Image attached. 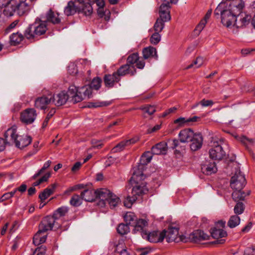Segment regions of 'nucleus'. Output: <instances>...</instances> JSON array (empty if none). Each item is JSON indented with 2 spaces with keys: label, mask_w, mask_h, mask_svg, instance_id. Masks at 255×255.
<instances>
[{
  "label": "nucleus",
  "mask_w": 255,
  "mask_h": 255,
  "mask_svg": "<svg viewBox=\"0 0 255 255\" xmlns=\"http://www.w3.org/2000/svg\"><path fill=\"white\" fill-rule=\"evenodd\" d=\"M56 220L53 216H47L42 220L39 225V230L33 238V243L35 246H38L46 241V232L52 230L54 226L57 228L59 227Z\"/></svg>",
  "instance_id": "f257e3e1"
},
{
  "label": "nucleus",
  "mask_w": 255,
  "mask_h": 255,
  "mask_svg": "<svg viewBox=\"0 0 255 255\" xmlns=\"http://www.w3.org/2000/svg\"><path fill=\"white\" fill-rule=\"evenodd\" d=\"M148 223L146 220H140L138 222L135 229L132 230L133 234H138L142 238L151 243L162 242L165 238L164 232H159L154 231L149 232L147 230Z\"/></svg>",
  "instance_id": "f03ea898"
},
{
  "label": "nucleus",
  "mask_w": 255,
  "mask_h": 255,
  "mask_svg": "<svg viewBox=\"0 0 255 255\" xmlns=\"http://www.w3.org/2000/svg\"><path fill=\"white\" fill-rule=\"evenodd\" d=\"M40 17H37L35 21L28 25L24 31L26 38L30 40L44 35L47 30V24Z\"/></svg>",
  "instance_id": "7ed1b4c3"
},
{
  "label": "nucleus",
  "mask_w": 255,
  "mask_h": 255,
  "mask_svg": "<svg viewBox=\"0 0 255 255\" xmlns=\"http://www.w3.org/2000/svg\"><path fill=\"white\" fill-rule=\"evenodd\" d=\"M78 5H76L72 1L68 2L67 5L64 9V13L67 16L74 14L76 12L83 13L86 16L90 15L93 11L92 5L90 3H84L83 0H75Z\"/></svg>",
  "instance_id": "20e7f679"
},
{
  "label": "nucleus",
  "mask_w": 255,
  "mask_h": 255,
  "mask_svg": "<svg viewBox=\"0 0 255 255\" xmlns=\"http://www.w3.org/2000/svg\"><path fill=\"white\" fill-rule=\"evenodd\" d=\"M152 154L150 151H146L141 155L140 163L137 166L133 168L132 180L137 182L138 178L140 179L143 178V171L145 166L150 162L152 157Z\"/></svg>",
  "instance_id": "39448f33"
},
{
  "label": "nucleus",
  "mask_w": 255,
  "mask_h": 255,
  "mask_svg": "<svg viewBox=\"0 0 255 255\" xmlns=\"http://www.w3.org/2000/svg\"><path fill=\"white\" fill-rule=\"evenodd\" d=\"M196 134L194 133V131L190 128H185L181 130L178 134L179 139H174L171 141V147L172 149H175L179 146L180 142L186 143L190 141ZM169 142H170V141Z\"/></svg>",
  "instance_id": "423d86ee"
},
{
  "label": "nucleus",
  "mask_w": 255,
  "mask_h": 255,
  "mask_svg": "<svg viewBox=\"0 0 255 255\" xmlns=\"http://www.w3.org/2000/svg\"><path fill=\"white\" fill-rule=\"evenodd\" d=\"M163 3L161 4L159 9V17L158 19L164 22H167L171 19L169 9L170 3L176 4L178 0H160Z\"/></svg>",
  "instance_id": "0eeeda50"
},
{
  "label": "nucleus",
  "mask_w": 255,
  "mask_h": 255,
  "mask_svg": "<svg viewBox=\"0 0 255 255\" xmlns=\"http://www.w3.org/2000/svg\"><path fill=\"white\" fill-rule=\"evenodd\" d=\"M162 232L165 233V237L168 243L172 242L178 243L180 241L185 243L188 242V239L185 236L183 235L178 236L179 229L178 228L170 227H169L167 231L164 230Z\"/></svg>",
  "instance_id": "6e6552de"
},
{
  "label": "nucleus",
  "mask_w": 255,
  "mask_h": 255,
  "mask_svg": "<svg viewBox=\"0 0 255 255\" xmlns=\"http://www.w3.org/2000/svg\"><path fill=\"white\" fill-rule=\"evenodd\" d=\"M246 184L245 175L237 170L230 181L231 187L234 190H242Z\"/></svg>",
  "instance_id": "1a4fd4ad"
},
{
  "label": "nucleus",
  "mask_w": 255,
  "mask_h": 255,
  "mask_svg": "<svg viewBox=\"0 0 255 255\" xmlns=\"http://www.w3.org/2000/svg\"><path fill=\"white\" fill-rule=\"evenodd\" d=\"M212 147L209 150L210 157L214 160H221L226 156V152L222 145L218 141H214Z\"/></svg>",
  "instance_id": "9d476101"
},
{
  "label": "nucleus",
  "mask_w": 255,
  "mask_h": 255,
  "mask_svg": "<svg viewBox=\"0 0 255 255\" xmlns=\"http://www.w3.org/2000/svg\"><path fill=\"white\" fill-rule=\"evenodd\" d=\"M221 22L222 24L227 27L233 25L235 26L237 22V16L233 14L231 11L227 9L221 11Z\"/></svg>",
  "instance_id": "9b49d317"
},
{
  "label": "nucleus",
  "mask_w": 255,
  "mask_h": 255,
  "mask_svg": "<svg viewBox=\"0 0 255 255\" xmlns=\"http://www.w3.org/2000/svg\"><path fill=\"white\" fill-rule=\"evenodd\" d=\"M37 117L36 111L33 108H27L20 114V120L26 125L33 123Z\"/></svg>",
  "instance_id": "f8f14e48"
},
{
  "label": "nucleus",
  "mask_w": 255,
  "mask_h": 255,
  "mask_svg": "<svg viewBox=\"0 0 255 255\" xmlns=\"http://www.w3.org/2000/svg\"><path fill=\"white\" fill-rule=\"evenodd\" d=\"M52 98L53 94L51 93L37 98L35 101V107L40 110L45 109L48 105L53 103Z\"/></svg>",
  "instance_id": "ddd939ff"
},
{
  "label": "nucleus",
  "mask_w": 255,
  "mask_h": 255,
  "mask_svg": "<svg viewBox=\"0 0 255 255\" xmlns=\"http://www.w3.org/2000/svg\"><path fill=\"white\" fill-rule=\"evenodd\" d=\"M144 178L145 176L144 175L143 179H140V178H138V181L136 182V181L132 180V177H131L130 181L131 182H133L136 184L132 190V194L134 197L141 195L148 191V189L146 187V186L144 183H141L140 184V182L144 180Z\"/></svg>",
  "instance_id": "4468645a"
},
{
  "label": "nucleus",
  "mask_w": 255,
  "mask_h": 255,
  "mask_svg": "<svg viewBox=\"0 0 255 255\" xmlns=\"http://www.w3.org/2000/svg\"><path fill=\"white\" fill-rule=\"evenodd\" d=\"M40 17L45 22L51 23L53 24H59L61 22V19L59 17L58 13H55L51 9H50L45 15H40Z\"/></svg>",
  "instance_id": "2eb2a0df"
},
{
  "label": "nucleus",
  "mask_w": 255,
  "mask_h": 255,
  "mask_svg": "<svg viewBox=\"0 0 255 255\" xmlns=\"http://www.w3.org/2000/svg\"><path fill=\"white\" fill-rule=\"evenodd\" d=\"M244 6L245 4L242 0H235L230 2L227 9L237 17L240 15Z\"/></svg>",
  "instance_id": "dca6fc26"
},
{
  "label": "nucleus",
  "mask_w": 255,
  "mask_h": 255,
  "mask_svg": "<svg viewBox=\"0 0 255 255\" xmlns=\"http://www.w3.org/2000/svg\"><path fill=\"white\" fill-rule=\"evenodd\" d=\"M209 239L210 236L200 230H196L189 235V240L191 242L194 243H198Z\"/></svg>",
  "instance_id": "f3484780"
},
{
  "label": "nucleus",
  "mask_w": 255,
  "mask_h": 255,
  "mask_svg": "<svg viewBox=\"0 0 255 255\" xmlns=\"http://www.w3.org/2000/svg\"><path fill=\"white\" fill-rule=\"evenodd\" d=\"M115 73L121 79L122 76L127 74H129L131 76L134 75L136 73V69L134 66H130L129 64H126L121 66Z\"/></svg>",
  "instance_id": "a211bd4d"
},
{
  "label": "nucleus",
  "mask_w": 255,
  "mask_h": 255,
  "mask_svg": "<svg viewBox=\"0 0 255 255\" xmlns=\"http://www.w3.org/2000/svg\"><path fill=\"white\" fill-rule=\"evenodd\" d=\"M4 137L5 140L8 141V145L12 143L15 144L18 137L16 128L12 127L7 129L4 134Z\"/></svg>",
  "instance_id": "6ab92c4d"
},
{
  "label": "nucleus",
  "mask_w": 255,
  "mask_h": 255,
  "mask_svg": "<svg viewBox=\"0 0 255 255\" xmlns=\"http://www.w3.org/2000/svg\"><path fill=\"white\" fill-rule=\"evenodd\" d=\"M211 235L213 238L217 239L215 243L223 244L225 243V240L223 239L219 240V239L226 237L227 233L223 229L214 228L211 230Z\"/></svg>",
  "instance_id": "aec40b11"
},
{
  "label": "nucleus",
  "mask_w": 255,
  "mask_h": 255,
  "mask_svg": "<svg viewBox=\"0 0 255 255\" xmlns=\"http://www.w3.org/2000/svg\"><path fill=\"white\" fill-rule=\"evenodd\" d=\"M69 98V96L65 91L60 92L56 96L53 95V103L56 106L64 105Z\"/></svg>",
  "instance_id": "412c9836"
},
{
  "label": "nucleus",
  "mask_w": 255,
  "mask_h": 255,
  "mask_svg": "<svg viewBox=\"0 0 255 255\" xmlns=\"http://www.w3.org/2000/svg\"><path fill=\"white\" fill-rule=\"evenodd\" d=\"M120 80V78L115 72L112 74H106L104 77L105 85L109 88L113 87L115 84L118 83Z\"/></svg>",
  "instance_id": "4be33fe9"
},
{
  "label": "nucleus",
  "mask_w": 255,
  "mask_h": 255,
  "mask_svg": "<svg viewBox=\"0 0 255 255\" xmlns=\"http://www.w3.org/2000/svg\"><path fill=\"white\" fill-rule=\"evenodd\" d=\"M79 96H76V101L80 102L86 99L90 98L92 95V89L89 86H84L79 88Z\"/></svg>",
  "instance_id": "5701e85b"
},
{
  "label": "nucleus",
  "mask_w": 255,
  "mask_h": 255,
  "mask_svg": "<svg viewBox=\"0 0 255 255\" xmlns=\"http://www.w3.org/2000/svg\"><path fill=\"white\" fill-rule=\"evenodd\" d=\"M190 148L192 151L200 149L203 144V137L200 133H197L190 141Z\"/></svg>",
  "instance_id": "b1692460"
},
{
  "label": "nucleus",
  "mask_w": 255,
  "mask_h": 255,
  "mask_svg": "<svg viewBox=\"0 0 255 255\" xmlns=\"http://www.w3.org/2000/svg\"><path fill=\"white\" fill-rule=\"evenodd\" d=\"M124 220L127 225L134 227V229L133 230L135 229V227L137 225L139 221L145 220L144 219L137 220L134 213L130 212H127L124 216Z\"/></svg>",
  "instance_id": "393cba45"
},
{
  "label": "nucleus",
  "mask_w": 255,
  "mask_h": 255,
  "mask_svg": "<svg viewBox=\"0 0 255 255\" xmlns=\"http://www.w3.org/2000/svg\"><path fill=\"white\" fill-rule=\"evenodd\" d=\"M32 138L30 136L18 135L15 145L19 148H22L30 144Z\"/></svg>",
  "instance_id": "a878e982"
},
{
  "label": "nucleus",
  "mask_w": 255,
  "mask_h": 255,
  "mask_svg": "<svg viewBox=\"0 0 255 255\" xmlns=\"http://www.w3.org/2000/svg\"><path fill=\"white\" fill-rule=\"evenodd\" d=\"M167 150V143L160 142L151 148V152L153 154H165Z\"/></svg>",
  "instance_id": "bb28decb"
},
{
  "label": "nucleus",
  "mask_w": 255,
  "mask_h": 255,
  "mask_svg": "<svg viewBox=\"0 0 255 255\" xmlns=\"http://www.w3.org/2000/svg\"><path fill=\"white\" fill-rule=\"evenodd\" d=\"M113 193L106 188H101L96 190V198L107 202Z\"/></svg>",
  "instance_id": "cd10ccee"
},
{
  "label": "nucleus",
  "mask_w": 255,
  "mask_h": 255,
  "mask_svg": "<svg viewBox=\"0 0 255 255\" xmlns=\"http://www.w3.org/2000/svg\"><path fill=\"white\" fill-rule=\"evenodd\" d=\"M212 13V10H209L206 15H205L204 18L202 19L200 23L197 25L196 28L194 30V32L195 35H198L201 31L205 27L206 24L207 23V20L210 18Z\"/></svg>",
  "instance_id": "c85d7f7f"
},
{
  "label": "nucleus",
  "mask_w": 255,
  "mask_h": 255,
  "mask_svg": "<svg viewBox=\"0 0 255 255\" xmlns=\"http://www.w3.org/2000/svg\"><path fill=\"white\" fill-rule=\"evenodd\" d=\"M142 54L144 59H147L151 57H153L156 60L158 58L156 49L152 46H149L143 48L142 50Z\"/></svg>",
  "instance_id": "c756f323"
},
{
  "label": "nucleus",
  "mask_w": 255,
  "mask_h": 255,
  "mask_svg": "<svg viewBox=\"0 0 255 255\" xmlns=\"http://www.w3.org/2000/svg\"><path fill=\"white\" fill-rule=\"evenodd\" d=\"M83 200L87 202H93L96 198V191L93 189H85L81 193Z\"/></svg>",
  "instance_id": "7c9ffc66"
},
{
  "label": "nucleus",
  "mask_w": 255,
  "mask_h": 255,
  "mask_svg": "<svg viewBox=\"0 0 255 255\" xmlns=\"http://www.w3.org/2000/svg\"><path fill=\"white\" fill-rule=\"evenodd\" d=\"M56 186L57 185L55 183L51 184L50 187L45 189L39 195V198L42 201L45 200L54 193Z\"/></svg>",
  "instance_id": "2f4dec72"
},
{
  "label": "nucleus",
  "mask_w": 255,
  "mask_h": 255,
  "mask_svg": "<svg viewBox=\"0 0 255 255\" xmlns=\"http://www.w3.org/2000/svg\"><path fill=\"white\" fill-rule=\"evenodd\" d=\"M201 170L204 174L206 175H210L216 172L217 168L215 162L202 165Z\"/></svg>",
  "instance_id": "473e14b6"
},
{
  "label": "nucleus",
  "mask_w": 255,
  "mask_h": 255,
  "mask_svg": "<svg viewBox=\"0 0 255 255\" xmlns=\"http://www.w3.org/2000/svg\"><path fill=\"white\" fill-rule=\"evenodd\" d=\"M250 194V191H249L245 192L243 191L242 190H236L234 191L232 195L233 200L238 202L241 200H244L246 197L249 195Z\"/></svg>",
  "instance_id": "72a5a7b5"
},
{
  "label": "nucleus",
  "mask_w": 255,
  "mask_h": 255,
  "mask_svg": "<svg viewBox=\"0 0 255 255\" xmlns=\"http://www.w3.org/2000/svg\"><path fill=\"white\" fill-rule=\"evenodd\" d=\"M24 35L19 32L12 33L9 37L11 45H16L19 44L23 39Z\"/></svg>",
  "instance_id": "f704fd0d"
},
{
  "label": "nucleus",
  "mask_w": 255,
  "mask_h": 255,
  "mask_svg": "<svg viewBox=\"0 0 255 255\" xmlns=\"http://www.w3.org/2000/svg\"><path fill=\"white\" fill-rule=\"evenodd\" d=\"M240 141L244 145L250 152H252V147L255 143V139L249 138L245 136L240 137Z\"/></svg>",
  "instance_id": "c9c22d12"
},
{
  "label": "nucleus",
  "mask_w": 255,
  "mask_h": 255,
  "mask_svg": "<svg viewBox=\"0 0 255 255\" xmlns=\"http://www.w3.org/2000/svg\"><path fill=\"white\" fill-rule=\"evenodd\" d=\"M251 18V15L249 14H245V16L240 18L239 21L237 20V22L235 23V26L238 28L246 27L250 23Z\"/></svg>",
  "instance_id": "e433bc0d"
},
{
  "label": "nucleus",
  "mask_w": 255,
  "mask_h": 255,
  "mask_svg": "<svg viewBox=\"0 0 255 255\" xmlns=\"http://www.w3.org/2000/svg\"><path fill=\"white\" fill-rule=\"evenodd\" d=\"M79 88H78L74 85H71L69 86L68 90L66 93L69 96V98H72V101L74 103H77L76 101V96H79Z\"/></svg>",
  "instance_id": "4c0bfd02"
},
{
  "label": "nucleus",
  "mask_w": 255,
  "mask_h": 255,
  "mask_svg": "<svg viewBox=\"0 0 255 255\" xmlns=\"http://www.w3.org/2000/svg\"><path fill=\"white\" fill-rule=\"evenodd\" d=\"M111 104L109 101H97L89 103L88 107L90 108H96L100 107H107Z\"/></svg>",
  "instance_id": "58836bf2"
},
{
  "label": "nucleus",
  "mask_w": 255,
  "mask_h": 255,
  "mask_svg": "<svg viewBox=\"0 0 255 255\" xmlns=\"http://www.w3.org/2000/svg\"><path fill=\"white\" fill-rule=\"evenodd\" d=\"M82 200L83 199L81 195L74 194L70 200V203L74 207H78L82 204Z\"/></svg>",
  "instance_id": "ea45409f"
},
{
  "label": "nucleus",
  "mask_w": 255,
  "mask_h": 255,
  "mask_svg": "<svg viewBox=\"0 0 255 255\" xmlns=\"http://www.w3.org/2000/svg\"><path fill=\"white\" fill-rule=\"evenodd\" d=\"M68 211V208L67 207H61L58 208L52 215L56 220L60 217L64 216Z\"/></svg>",
  "instance_id": "a19ab883"
},
{
  "label": "nucleus",
  "mask_w": 255,
  "mask_h": 255,
  "mask_svg": "<svg viewBox=\"0 0 255 255\" xmlns=\"http://www.w3.org/2000/svg\"><path fill=\"white\" fill-rule=\"evenodd\" d=\"M240 223V218L237 215H233L228 222V226L231 228H233L239 225Z\"/></svg>",
  "instance_id": "79ce46f5"
},
{
  "label": "nucleus",
  "mask_w": 255,
  "mask_h": 255,
  "mask_svg": "<svg viewBox=\"0 0 255 255\" xmlns=\"http://www.w3.org/2000/svg\"><path fill=\"white\" fill-rule=\"evenodd\" d=\"M107 202L109 204L110 208L113 209L116 207L120 203V199L118 197L113 193Z\"/></svg>",
  "instance_id": "37998d69"
},
{
  "label": "nucleus",
  "mask_w": 255,
  "mask_h": 255,
  "mask_svg": "<svg viewBox=\"0 0 255 255\" xmlns=\"http://www.w3.org/2000/svg\"><path fill=\"white\" fill-rule=\"evenodd\" d=\"M102 81L101 78L97 77L93 79L89 86L92 90H98L101 86Z\"/></svg>",
  "instance_id": "c03bdc74"
},
{
  "label": "nucleus",
  "mask_w": 255,
  "mask_h": 255,
  "mask_svg": "<svg viewBox=\"0 0 255 255\" xmlns=\"http://www.w3.org/2000/svg\"><path fill=\"white\" fill-rule=\"evenodd\" d=\"M117 230L119 234L121 235H126L129 232V226L126 223H121L117 227Z\"/></svg>",
  "instance_id": "a18cd8bd"
},
{
  "label": "nucleus",
  "mask_w": 255,
  "mask_h": 255,
  "mask_svg": "<svg viewBox=\"0 0 255 255\" xmlns=\"http://www.w3.org/2000/svg\"><path fill=\"white\" fill-rule=\"evenodd\" d=\"M204 60L202 57H198L191 64L189 65L186 69H190L195 66V68H197L202 66L203 64Z\"/></svg>",
  "instance_id": "49530a36"
},
{
  "label": "nucleus",
  "mask_w": 255,
  "mask_h": 255,
  "mask_svg": "<svg viewBox=\"0 0 255 255\" xmlns=\"http://www.w3.org/2000/svg\"><path fill=\"white\" fill-rule=\"evenodd\" d=\"M139 59V57L137 53H132L128 56L127 64L133 65Z\"/></svg>",
  "instance_id": "de8ad7c7"
},
{
  "label": "nucleus",
  "mask_w": 255,
  "mask_h": 255,
  "mask_svg": "<svg viewBox=\"0 0 255 255\" xmlns=\"http://www.w3.org/2000/svg\"><path fill=\"white\" fill-rule=\"evenodd\" d=\"M51 161L50 160H48L46 161L43 165V167L40 169L37 173H35L33 176L32 179H35L38 176H39L41 174L43 173L44 170L47 169L51 165Z\"/></svg>",
  "instance_id": "09e8293b"
},
{
  "label": "nucleus",
  "mask_w": 255,
  "mask_h": 255,
  "mask_svg": "<svg viewBox=\"0 0 255 255\" xmlns=\"http://www.w3.org/2000/svg\"><path fill=\"white\" fill-rule=\"evenodd\" d=\"M161 20L157 18L154 25V29L155 32H160L164 27V23Z\"/></svg>",
  "instance_id": "8fccbe9b"
},
{
  "label": "nucleus",
  "mask_w": 255,
  "mask_h": 255,
  "mask_svg": "<svg viewBox=\"0 0 255 255\" xmlns=\"http://www.w3.org/2000/svg\"><path fill=\"white\" fill-rule=\"evenodd\" d=\"M51 176L50 172H47L38 180L33 183V186H37L43 182H46Z\"/></svg>",
  "instance_id": "3c124183"
},
{
  "label": "nucleus",
  "mask_w": 255,
  "mask_h": 255,
  "mask_svg": "<svg viewBox=\"0 0 255 255\" xmlns=\"http://www.w3.org/2000/svg\"><path fill=\"white\" fill-rule=\"evenodd\" d=\"M55 113V109L54 108H52L50 110V111L47 115L44 122H43L42 126V128H45L47 127L49 120L52 117V116L54 115Z\"/></svg>",
  "instance_id": "603ef678"
},
{
  "label": "nucleus",
  "mask_w": 255,
  "mask_h": 255,
  "mask_svg": "<svg viewBox=\"0 0 255 255\" xmlns=\"http://www.w3.org/2000/svg\"><path fill=\"white\" fill-rule=\"evenodd\" d=\"M127 142L126 140H123L119 143L116 146H115L113 149L112 151L113 152H117L121 151L123 150L125 146H127Z\"/></svg>",
  "instance_id": "864d4df0"
},
{
  "label": "nucleus",
  "mask_w": 255,
  "mask_h": 255,
  "mask_svg": "<svg viewBox=\"0 0 255 255\" xmlns=\"http://www.w3.org/2000/svg\"><path fill=\"white\" fill-rule=\"evenodd\" d=\"M159 32H155L151 35L150 38V42L153 44H157L161 40V35Z\"/></svg>",
  "instance_id": "5fc2aeb1"
},
{
  "label": "nucleus",
  "mask_w": 255,
  "mask_h": 255,
  "mask_svg": "<svg viewBox=\"0 0 255 255\" xmlns=\"http://www.w3.org/2000/svg\"><path fill=\"white\" fill-rule=\"evenodd\" d=\"M245 209L244 205L242 202H238L234 207V212L236 214H241Z\"/></svg>",
  "instance_id": "6e6d98bb"
},
{
  "label": "nucleus",
  "mask_w": 255,
  "mask_h": 255,
  "mask_svg": "<svg viewBox=\"0 0 255 255\" xmlns=\"http://www.w3.org/2000/svg\"><path fill=\"white\" fill-rule=\"evenodd\" d=\"M141 110L144 111L145 113L149 115H152L155 111V108L154 106L147 105L140 108Z\"/></svg>",
  "instance_id": "4d7b16f0"
},
{
  "label": "nucleus",
  "mask_w": 255,
  "mask_h": 255,
  "mask_svg": "<svg viewBox=\"0 0 255 255\" xmlns=\"http://www.w3.org/2000/svg\"><path fill=\"white\" fill-rule=\"evenodd\" d=\"M137 197H134L133 196L132 197H130L128 196L124 201V205L127 208H130L133 203L135 201Z\"/></svg>",
  "instance_id": "13d9d810"
},
{
  "label": "nucleus",
  "mask_w": 255,
  "mask_h": 255,
  "mask_svg": "<svg viewBox=\"0 0 255 255\" xmlns=\"http://www.w3.org/2000/svg\"><path fill=\"white\" fill-rule=\"evenodd\" d=\"M174 123L177 124L179 127H182L186 124H188L187 119L185 118L180 117L174 121Z\"/></svg>",
  "instance_id": "bf43d9fd"
},
{
  "label": "nucleus",
  "mask_w": 255,
  "mask_h": 255,
  "mask_svg": "<svg viewBox=\"0 0 255 255\" xmlns=\"http://www.w3.org/2000/svg\"><path fill=\"white\" fill-rule=\"evenodd\" d=\"M68 71L70 74L75 75L78 73L77 66L74 63L70 64L68 66Z\"/></svg>",
  "instance_id": "052dcab7"
},
{
  "label": "nucleus",
  "mask_w": 255,
  "mask_h": 255,
  "mask_svg": "<svg viewBox=\"0 0 255 255\" xmlns=\"http://www.w3.org/2000/svg\"><path fill=\"white\" fill-rule=\"evenodd\" d=\"M200 103L202 107L212 106L214 104V102H213V101L205 100V99L202 100L200 102Z\"/></svg>",
  "instance_id": "680f3d73"
},
{
  "label": "nucleus",
  "mask_w": 255,
  "mask_h": 255,
  "mask_svg": "<svg viewBox=\"0 0 255 255\" xmlns=\"http://www.w3.org/2000/svg\"><path fill=\"white\" fill-rule=\"evenodd\" d=\"M7 145H8V141H5L3 138L0 137V152L3 151Z\"/></svg>",
  "instance_id": "e2e57ef3"
},
{
  "label": "nucleus",
  "mask_w": 255,
  "mask_h": 255,
  "mask_svg": "<svg viewBox=\"0 0 255 255\" xmlns=\"http://www.w3.org/2000/svg\"><path fill=\"white\" fill-rule=\"evenodd\" d=\"M244 255H255V247L247 248L244 252Z\"/></svg>",
  "instance_id": "0e129e2a"
},
{
  "label": "nucleus",
  "mask_w": 255,
  "mask_h": 255,
  "mask_svg": "<svg viewBox=\"0 0 255 255\" xmlns=\"http://www.w3.org/2000/svg\"><path fill=\"white\" fill-rule=\"evenodd\" d=\"M45 247L41 246L40 247L37 248L34 253H37L36 255H45Z\"/></svg>",
  "instance_id": "69168bd1"
},
{
  "label": "nucleus",
  "mask_w": 255,
  "mask_h": 255,
  "mask_svg": "<svg viewBox=\"0 0 255 255\" xmlns=\"http://www.w3.org/2000/svg\"><path fill=\"white\" fill-rule=\"evenodd\" d=\"M136 67L140 69H142L145 66V62L144 60H139V59L135 63Z\"/></svg>",
  "instance_id": "338daca9"
},
{
  "label": "nucleus",
  "mask_w": 255,
  "mask_h": 255,
  "mask_svg": "<svg viewBox=\"0 0 255 255\" xmlns=\"http://www.w3.org/2000/svg\"><path fill=\"white\" fill-rule=\"evenodd\" d=\"M139 139V138L138 136H135L131 139L128 140H126V141L128 145L133 144L138 141Z\"/></svg>",
  "instance_id": "774afa93"
}]
</instances>
